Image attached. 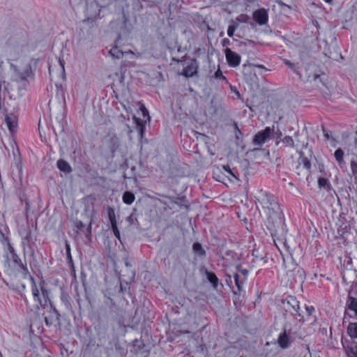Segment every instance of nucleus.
Listing matches in <instances>:
<instances>
[{
  "mask_svg": "<svg viewBox=\"0 0 357 357\" xmlns=\"http://www.w3.org/2000/svg\"><path fill=\"white\" fill-rule=\"evenodd\" d=\"M8 60L18 79L25 80L33 76V73L30 61L26 58L21 48L14 47L10 50Z\"/></svg>",
  "mask_w": 357,
  "mask_h": 357,
  "instance_id": "nucleus-1",
  "label": "nucleus"
},
{
  "mask_svg": "<svg viewBox=\"0 0 357 357\" xmlns=\"http://www.w3.org/2000/svg\"><path fill=\"white\" fill-rule=\"evenodd\" d=\"M31 280V291L35 301L38 302L41 307L45 308L50 305L49 292L44 287V282H40L39 287L37 286L33 278Z\"/></svg>",
  "mask_w": 357,
  "mask_h": 357,
  "instance_id": "nucleus-2",
  "label": "nucleus"
},
{
  "mask_svg": "<svg viewBox=\"0 0 357 357\" xmlns=\"http://www.w3.org/2000/svg\"><path fill=\"white\" fill-rule=\"evenodd\" d=\"M257 199L264 212L269 216H271L278 207L273 195L266 192L260 191Z\"/></svg>",
  "mask_w": 357,
  "mask_h": 357,
  "instance_id": "nucleus-3",
  "label": "nucleus"
},
{
  "mask_svg": "<svg viewBox=\"0 0 357 357\" xmlns=\"http://www.w3.org/2000/svg\"><path fill=\"white\" fill-rule=\"evenodd\" d=\"M283 307L287 312L291 313L293 316H300L299 302L295 297L288 296L282 301Z\"/></svg>",
  "mask_w": 357,
  "mask_h": 357,
  "instance_id": "nucleus-4",
  "label": "nucleus"
},
{
  "mask_svg": "<svg viewBox=\"0 0 357 357\" xmlns=\"http://www.w3.org/2000/svg\"><path fill=\"white\" fill-rule=\"evenodd\" d=\"M272 132L273 129L270 127H266L264 130L259 132L254 137V144L261 146L269 139Z\"/></svg>",
  "mask_w": 357,
  "mask_h": 357,
  "instance_id": "nucleus-5",
  "label": "nucleus"
},
{
  "mask_svg": "<svg viewBox=\"0 0 357 357\" xmlns=\"http://www.w3.org/2000/svg\"><path fill=\"white\" fill-rule=\"evenodd\" d=\"M253 19L259 25H265L268 21V14L265 8H260L253 13Z\"/></svg>",
  "mask_w": 357,
  "mask_h": 357,
  "instance_id": "nucleus-6",
  "label": "nucleus"
},
{
  "mask_svg": "<svg viewBox=\"0 0 357 357\" xmlns=\"http://www.w3.org/2000/svg\"><path fill=\"white\" fill-rule=\"evenodd\" d=\"M225 56L229 66L236 67L241 63V56L229 48L225 50Z\"/></svg>",
  "mask_w": 357,
  "mask_h": 357,
  "instance_id": "nucleus-7",
  "label": "nucleus"
},
{
  "mask_svg": "<svg viewBox=\"0 0 357 357\" xmlns=\"http://www.w3.org/2000/svg\"><path fill=\"white\" fill-rule=\"evenodd\" d=\"M59 68L57 69V70L55 72L54 69H52L51 67H49V73L51 76H52V74H55V75L60 78L62 80H64L66 79V72H65V62L63 59L59 58L58 60Z\"/></svg>",
  "mask_w": 357,
  "mask_h": 357,
  "instance_id": "nucleus-8",
  "label": "nucleus"
},
{
  "mask_svg": "<svg viewBox=\"0 0 357 357\" xmlns=\"http://www.w3.org/2000/svg\"><path fill=\"white\" fill-rule=\"evenodd\" d=\"M5 121L8 130L10 132H15L17 126V119L15 115L10 114L6 115Z\"/></svg>",
  "mask_w": 357,
  "mask_h": 357,
  "instance_id": "nucleus-9",
  "label": "nucleus"
},
{
  "mask_svg": "<svg viewBox=\"0 0 357 357\" xmlns=\"http://www.w3.org/2000/svg\"><path fill=\"white\" fill-rule=\"evenodd\" d=\"M197 66L195 62H191V63L183 68V75L185 77H189L196 74Z\"/></svg>",
  "mask_w": 357,
  "mask_h": 357,
  "instance_id": "nucleus-10",
  "label": "nucleus"
},
{
  "mask_svg": "<svg viewBox=\"0 0 357 357\" xmlns=\"http://www.w3.org/2000/svg\"><path fill=\"white\" fill-rule=\"evenodd\" d=\"M120 144L119 139L116 136H112L109 139V147L112 153L116 151Z\"/></svg>",
  "mask_w": 357,
  "mask_h": 357,
  "instance_id": "nucleus-11",
  "label": "nucleus"
},
{
  "mask_svg": "<svg viewBox=\"0 0 357 357\" xmlns=\"http://www.w3.org/2000/svg\"><path fill=\"white\" fill-rule=\"evenodd\" d=\"M57 167L61 171L63 172L69 173L72 171V168L69 163L63 160H58Z\"/></svg>",
  "mask_w": 357,
  "mask_h": 357,
  "instance_id": "nucleus-12",
  "label": "nucleus"
},
{
  "mask_svg": "<svg viewBox=\"0 0 357 357\" xmlns=\"http://www.w3.org/2000/svg\"><path fill=\"white\" fill-rule=\"evenodd\" d=\"M348 334L352 338H357V323H351L347 328Z\"/></svg>",
  "mask_w": 357,
  "mask_h": 357,
  "instance_id": "nucleus-13",
  "label": "nucleus"
},
{
  "mask_svg": "<svg viewBox=\"0 0 357 357\" xmlns=\"http://www.w3.org/2000/svg\"><path fill=\"white\" fill-rule=\"evenodd\" d=\"M135 197L130 192H126L123 195V202L128 205H130L135 201Z\"/></svg>",
  "mask_w": 357,
  "mask_h": 357,
  "instance_id": "nucleus-14",
  "label": "nucleus"
},
{
  "mask_svg": "<svg viewBox=\"0 0 357 357\" xmlns=\"http://www.w3.org/2000/svg\"><path fill=\"white\" fill-rule=\"evenodd\" d=\"M206 275L207 277L208 280L213 285V287L215 288L218 285V279L217 276L211 272L206 271Z\"/></svg>",
  "mask_w": 357,
  "mask_h": 357,
  "instance_id": "nucleus-15",
  "label": "nucleus"
},
{
  "mask_svg": "<svg viewBox=\"0 0 357 357\" xmlns=\"http://www.w3.org/2000/svg\"><path fill=\"white\" fill-rule=\"evenodd\" d=\"M194 252L199 256H204L205 251L203 250L202 245L199 243H195L192 246Z\"/></svg>",
  "mask_w": 357,
  "mask_h": 357,
  "instance_id": "nucleus-16",
  "label": "nucleus"
},
{
  "mask_svg": "<svg viewBox=\"0 0 357 357\" xmlns=\"http://www.w3.org/2000/svg\"><path fill=\"white\" fill-rule=\"evenodd\" d=\"M278 343L280 345V347L282 348L287 347L288 344H289V340H288L287 335L284 333L280 335L279 338H278Z\"/></svg>",
  "mask_w": 357,
  "mask_h": 357,
  "instance_id": "nucleus-17",
  "label": "nucleus"
},
{
  "mask_svg": "<svg viewBox=\"0 0 357 357\" xmlns=\"http://www.w3.org/2000/svg\"><path fill=\"white\" fill-rule=\"evenodd\" d=\"M334 156L335 158L336 161L339 165H341L344 162V152L341 149H337L335 153Z\"/></svg>",
  "mask_w": 357,
  "mask_h": 357,
  "instance_id": "nucleus-18",
  "label": "nucleus"
},
{
  "mask_svg": "<svg viewBox=\"0 0 357 357\" xmlns=\"http://www.w3.org/2000/svg\"><path fill=\"white\" fill-rule=\"evenodd\" d=\"M109 54L113 57L116 59L121 58L124 54V53L121 50H119V48L116 47H114L113 48H112L109 50Z\"/></svg>",
  "mask_w": 357,
  "mask_h": 357,
  "instance_id": "nucleus-19",
  "label": "nucleus"
},
{
  "mask_svg": "<svg viewBox=\"0 0 357 357\" xmlns=\"http://www.w3.org/2000/svg\"><path fill=\"white\" fill-rule=\"evenodd\" d=\"M108 218L110 222L111 225L116 224V219L114 210L112 208L108 209Z\"/></svg>",
  "mask_w": 357,
  "mask_h": 357,
  "instance_id": "nucleus-20",
  "label": "nucleus"
},
{
  "mask_svg": "<svg viewBox=\"0 0 357 357\" xmlns=\"http://www.w3.org/2000/svg\"><path fill=\"white\" fill-rule=\"evenodd\" d=\"M282 143L284 144L287 146H294V142L291 137L290 136H286L284 137L282 140Z\"/></svg>",
  "mask_w": 357,
  "mask_h": 357,
  "instance_id": "nucleus-21",
  "label": "nucleus"
},
{
  "mask_svg": "<svg viewBox=\"0 0 357 357\" xmlns=\"http://www.w3.org/2000/svg\"><path fill=\"white\" fill-rule=\"evenodd\" d=\"M140 109V112L142 113L143 117H144V121L146 123L147 121H149L150 119V117L149 116V112L148 110L145 108V107L142 105L139 107Z\"/></svg>",
  "mask_w": 357,
  "mask_h": 357,
  "instance_id": "nucleus-22",
  "label": "nucleus"
},
{
  "mask_svg": "<svg viewBox=\"0 0 357 357\" xmlns=\"http://www.w3.org/2000/svg\"><path fill=\"white\" fill-rule=\"evenodd\" d=\"M234 280L238 289L240 291L243 285V281L240 280L239 275L238 274H235Z\"/></svg>",
  "mask_w": 357,
  "mask_h": 357,
  "instance_id": "nucleus-23",
  "label": "nucleus"
},
{
  "mask_svg": "<svg viewBox=\"0 0 357 357\" xmlns=\"http://www.w3.org/2000/svg\"><path fill=\"white\" fill-rule=\"evenodd\" d=\"M111 227L113 230L114 236L120 241L121 236H120V231L117 227V224L112 225Z\"/></svg>",
  "mask_w": 357,
  "mask_h": 357,
  "instance_id": "nucleus-24",
  "label": "nucleus"
},
{
  "mask_svg": "<svg viewBox=\"0 0 357 357\" xmlns=\"http://www.w3.org/2000/svg\"><path fill=\"white\" fill-rule=\"evenodd\" d=\"M351 169L354 176H357V162L352 160L351 162Z\"/></svg>",
  "mask_w": 357,
  "mask_h": 357,
  "instance_id": "nucleus-25",
  "label": "nucleus"
},
{
  "mask_svg": "<svg viewBox=\"0 0 357 357\" xmlns=\"http://www.w3.org/2000/svg\"><path fill=\"white\" fill-rule=\"evenodd\" d=\"M348 357H357V346L351 347Z\"/></svg>",
  "mask_w": 357,
  "mask_h": 357,
  "instance_id": "nucleus-26",
  "label": "nucleus"
},
{
  "mask_svg": "<svg viewBox=\"0 0 357 357\" xmlns=\"http://www.w3.org/2000/svg\"><path fill=\"white\" fill-rule=\"evenodd\" d=\"M235 31V26L234 25H230L227 29V35L229 37L231 38L234 36V33Z\"/></svg>",
  "mask_w": 357,
  "mask_h": 357,
  "instance_id": "nucleus-27",
  "label": "nucleus"
},
{
  "mask_svg": "<svg viewBox=\"0 0 357 357\" xmlns=\"http://www.w3.org/2000/svg\"><path fill=\"white\" fill-rule=\"evenodd\" d=\"M134 119H135L136 123L137 124V126H139L140 134L142 136V135H143V122L140 121L139 119H137V117H135Z\"/></svg>",
  "mask_w": 357,
  "mask_h": 357,
  "instance_id": "nucleus-28",
  "label": "nucleus"
},
{
  "mask_svg": "<svg viewBox=\"0 0 357 357\" xmlns=\"http://www.w3.org/2000/svg\"><path fill=\"white\" fill-rule=\"evenodd\" d=\"M215 77L217 78V79H222L224 80H226V77L222 75V73L220 70H218L215 73Z\"/></svg>",
  "mask_w": 357,
  "mask_h": 357,
  "instance_id": "nucleus-29",
  "label": "nucleus"
},
{
  "mask_svg": "<svg viewBox=\"0 0 357 357\" xmlns=\"http://www.w3.org/2000/svg\"><path fill=\"white\" fill-rule=\"evenodd\" d=\"M318 182H319V185L320 187H325V185L327 184L326 179H325L324 178H320L319 179Z\"/></svg>",
  "mask_w": 357,
  "mask_h": 357,
  "instance_id": "nucleus-30",
  "label": "nucleus"
},
{
  "mask_svg": "<svg viewBox=\"0 0 357 357\" xmlns=\"http://www.w3.org/2000/svg\"><path fill=\"white\" fill-rule=\"evenodd\" d=\"M66 255L68 258L71 259V254H70V246L68 243H66Z\"/></svg>",
  "mask_w": 357,
  "mask_h": 357,
  "instance_id": "nucleus-31",
  "label": "nucleus"
},
{
  "mask_svg": "<svg viewBox=\"0 0 357 357\" xmlns=\"http://www.w3.org/2000/svg\"><path fill=\"white\" fill-rule=\"evenodd\" d=\"M75 227L78 229H81L82 228H83L84 227V223L81 220H77L75 222Z\"/></svg>",
  "mask_w": 357,
  "mask_h": 357,
  "instance_id": "nucleus-32",
  "label": "nucleus"
},
{
  "mask_svg": "<svg viewBox=\"0 0 357 357\" xmlns=\"http://www.w3.org/2000/svg\"><path fill=\"white\" fill-rule=\"evenodd\" d=\"M224 169L228 172L229 174H231L233 177L236 178V176L232 173L231 170L230 169L229 167L228 166H224Z\"/></svg>",
  "mask_w": 357,
  "mask_h": 357,
  "instance_id": "nucleus-33",
  "label": "nucleus"
},
{
  "mask_svg": "<svg viewBox=\"0 0 357 357\" xmlns=\"http://www.w3.org/2000/svg\"><path fill=\"white\" fill-rule=\"evenodd\" d=\"M324 132L325 138L327 139H330L329 134L327 132H326L324 130Z\"/></svg>",
  "mask_w": 357,
  "mask_h": 357,
  "instance_id": "nucleus-34",
  "label": "nucleus"
},
{
  "mask_svg": "<svg viewBox=\"0 0 357 357\" xmlns=\"http://www.w3.org/2000/svg\"><path fill=\"white\" fill-rule=\"evenodd\" d=\"M91 223H90V225H89V227H88V232L89 234H91Z\"/></svg>",
  "mask_w": 357,
  "mask_h": 357,
  "instance_id": "nucleus-35",
  "label": "nucleus"
},
{
  "mask_svg": "<svg viewBox=\"0 0 357 357\" xmlns=\"http://www.w3.org/2000/svg\"><path fill=\"white\" fill-rule=\"evenodd\" d=\"M245 1L249 3H254V2L257 1V0H245Z\"/></svg>",
  "mask_w": 357,
  "mask_h": 357,
  "instance_id": "nucleus-36",
  "label": "nucleus"
},
{
  "mask_svg": "<svg viewBox=\"0 0 357 357\" xmlns=\"http://www.w3.org/2000/svg\"><path fill=\"white\" fill-rule=\"evenodd\" d=\"M324 1L325 2H326V3H331V2H332V1H333V0H324Z\"/></svg>",
  "mask_w": 357,
  "mask_h": 357,
  "instance_id": "nucleus-37",
  "label": "nucleus"
},
{
  "mask_svg": "<svg viewBox=\"0 0 357 357\" xmlns=\"http://www.w3.org/2000/svg\"><path fill=\"white\" fill-rule=\"evenodd\" d=\"M243 275H246V274H247V271H243Z\"/></svg>",
  "mask_w": 357,
  "mask_h": 357,
  "instance_id": "nucleus-38",
  "label": "nucleus"
},
{
  "mask_svg": "<svg viewBox=\"0 0 357 357\" xmlns=\"http://www.w3.org/2000/svg\"><path fill=\"white\" fill-rule=\"evenodd\" d=\"M306 357V356H305Z\"/></svg>",
  "mask_w": 357,
  "mask_h": 357,
  "instance_id": "nucleus-39",
  "label": "nucleus"
}]
</instances>
